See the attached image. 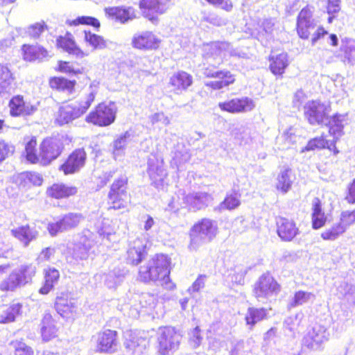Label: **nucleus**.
Instances as JSON below:
<instances>
[{"label":"nucleus","instance_id":"1","mask_svg":"<svg viewBox=\"0 0 355 355\" xmlns=\"http://www.w3.org/2000/svg\"><path fill=\"white\" fill-rule=\"evenodd\" d=\"M172 268V260L168 254H155L139 266L136 280L146 284L157 282L167 283Z\"/></svg>","mask_w":355,"mask_h":355},{"label":"nucleus","instance_id":"2","mask_svg":"<svg viewBox=\"0 0 355 355\" xmlns=\"http://www.w3.org/2000/svg\"><path fill=\"white\" fill-rule=\"evenodd\" d=\"M95 98V94L90 92L83 99L67 103L60 107L56 122L60 125L68 124L86 112Z\"/></svg>","mask_w":355,"mask_h":355},{"label":"nucleus","instance_id":"3","mask_svg":"<svg viewBox=\"0 0 355 355\" xmlns=\"http://www.w3.org/2000/svg\"><path fill=\"white\" fill-rule=\"evenodd\" d=\"M157 343V349L159 355H168L178 349L180 336L174 327H162L159 329Z\"/></svg>","mask_w":355,"mask_h":355},{"label":"nucleus","instance_id":"4","mask_svg":"<svg viewBox=\"0 0 355 355\" xmlns=\"http://www.w3.org/2000/svg\"><path fill=\"white\" fill-rule=\"evenodd\" d=\"M64 144L60 139L47 137L40 145L39 163L42 166H48L62 154Z\"/></svg>","mask_w":355,"mask_h":355},{"label":"nucleus","instance_id":"5","mask_svg":"<svg viewBox=\"0 0 355 355\" xmlns=\"http://www.w3.org/2000/svg\"><path fill=\"white\" fill-rule=\"evenodd\" d=\"M116 113V107L114 103H100L86 116V121L98 126H107L115 121Z\"/></svg>","mask_w":355,"mask_h":355},{"label":"nucleus","instance_id":"6","mask_svg":"<svg viewBox=\"0 0 355 355\" xmlns=\"http://www.w3.org/2000/svg\"><path fill=\"white\" fill-rule=\"evenodd\" d=\"M280 290V285L273 277L268 274H263L254 284L252 293L257 299L268 298L277 295Z\"/></svg>","mask_w":355,"mask_h":355},{"label":"nucleus","instance_id":"7","mask_svg":"<svg viewBox=\"0 0 355 355\" xmlns=\"http://www.w3.org/2000/svg\"><path fill=\"white\" fill-rule=\"evenodd\" d=\"M304 116L311 125H323L328 121V106L317 101H309L304 107Z\"/></svg>","mask_w":355,"mask_h":355},{"label":"nucleus","instance_id":"8","mask_svg":"<svg viewBox=\"0 0 355 355\" xmlns=\"http://www.w3.org/2000/svg\"><path fill=\"white\" fill-rule=\"evenodd\" d=\"M119 345L117 331L104 329L98 331L96 338V350L99 353L112 354L116 351Z\"/></svg>","mask_w":355,"mask_h":355},{"label":"nucleus","instance_id":"9","mask_svg":"<svg viewBox=\"0 0 355 355\" xmlns=\"http://www.w3.org/2000/svg\"><path fill=\"white\" fill-rule=\"evenodd\" d=\"M127 185L128 178L125 175L116 180L111 185L108 198L113 209H119L125 207L128 200Z\"/></svg>","mask_w":355,"mask_h":355},{"label":"nucleus","instance_id":"10","mask_svg":"<svg viewBox=\"0 0 355 355\" xmlns=\"http://www.w3.org/2000/svg\"><path fill=\"white\" fill-rule=\"evenodd\" d=\"M28 266H23L18 270L11 272L7 277L0 283V291L3 293L14 292L21 285L27 282L30 277Z\"/></svg>","mask_w":355,"mask_h":355},{"label":"nucleus","instance_id":"11","mask_svg":"<svg viewBox=\"0 0 355 355\" xmlns=\"http://www.w3.org/2000/svg\"><path fill=\"white\" fill-rule=\"evenodd\" d=\"M316 22L313 18V10L306 6L300 12L297 19V31L300 38L306 40L315 28Z\"/></svg>","mask_w":355,"mask_h":355},{"label":"nucleus","instance_id":"12","mask_svg":"<svg viewBox=\"0 0 355 355\" xmlns=\"http://www.w3.org/2000/svg\"><path fill=\"white\" fill-rule=\"evenodd\" d=\"M87 154L83 148L74 150L60 166L59 169L64 175L73 174L78 172L85 164Z\"/></svg>","mask_w":355,"mask_h":355},{"label":"nucleus","instance_id":"13","mask_svg":"<svg viewBox=\"0 0 355 355\" xmlns=\"http://www.w3.org/2000/svg\"><path fill=\"white\" fill-rule=\"evenodd\" d=\"M84 219L81 214L69 213L64 215L55 223H50L48 230L51 236H55L59 232L67 231L73 229Z\"/></svg>","mask_w":355,"mask_h":355},{"label":"nucleus","instance_id":"14","mask_svg":"<svg viewBox=\"0 0 355 355\" xmlns=\"http://www.w3.org/2000/svg\"><path fill=\"white\" fill-rule=\"evenodd\" d=\"M212 196L207 192H193L183 197L184 206L182 207L188 208L189 210L196 211L204 209L212 202Z\"/></svg>","mask_w":355,"mask_h":355},{"label":"nucleus","instance_id":"15","mask_svg":"<svg viewBox=\"0 0 355 355\" xmlns=\"http://www.w3.org/2000/svg\"><path fill=\"white\" fill-rule=\"evenodd\" d=\"M216 222L209 218H202L192 227L190 235L193 239L200 237L209 242L216 236Z\"/></svg>","mask_w":355,"mask_h":355},{"label":"nucleus","instance_id":"16","mask_svg":"<svg viewBox=\"0 0 355 355\" xmlns=\"http://www.w3.org/2000/svg\"><path fill=\"white\" fill-rule=\"evenodd\" d=\"M218 107L221 110L230 113L246 112L253 110L254 103L251 98L243 97L220 102Z\"/></svg>","mask_w":355,"mask_h":355},{"label":"nucleus","instance_id":"17","mask_svg":"<svg viewBox=\"0 0 355 355\" xmlns=\"http://www.w3.org/2000/svg\"><path fill=\"white\" fill-rule=\"evenodd\" d=\"M159 40L150 31H144L134 35L132 44L141 50H153L159 46Z\"/></svg>","mask_w":355,"mask_h":355},{"label":"nucleus","instance_id":"18","mask_svg":"<svg viewBox=\"0 0 355 355\" xmlns=\"http://www.w3.org/2000/svg\"><path fill=\"white\" fill-rule=\"evenodd\" d=\"M105 12L109 17L125 24L136 17L135 9L131 6H114L105 8Z\"/></svg>","mask_w":355,"mask_h":355},{"label":"nucleus","instance_id":"19","mask_svg":"<svg viewBox=\"0 0 355 355\" xmlns=\"http://www.w3.org/2000/svg\"><path fill=\"white\" fill-rule=\"evenodd\" d=\"M9 107L10 114L12 116L31 115L37 110L35 106L26 103L21 96L12 97L9 102Z\"/></svg>","mask_w":355,"mask_h":355},{"label":"nucleus","instance_id":"20","mask_svg":"<svg viewBox=\"0 0 355 355\" xmlns=\"http://www.w3.org/2000/svg\"><path fill=\"white\" fill-rule=\"evenodd\" d=\"M277 234L284 241H291L298 234L295 223L285 218H279L277 221Z\"/></svg>","mask_w":355,"mask_h":355},{"label":"nucleus","instance_id":"21","mask_svg":"<svg viewBox=\"0 0 355 355\" xmlns=\"http://www.w3.org/2000/svg\"><path fill=\"white\" fill-rule=\"evenodd\" d=\"M169 83L175 93L181 94L192 85L193 77L189 73L180 71L171 77Z\"/></svg>","mask_w":355,"mask_h":355},{"label":"nucleus","instance_id":"22","mask_svg":"<svg viewBox=\"0 0 355 355\" xmlns=\"http://www.w3.org/2000/svg\"><path fill=\"white\" fill-rule=\"evenodd\" d=\"M339 56L349 65H355V40L345 37L341 40Z\"/></svg>","mask_w":355,"mask_h":355},{"label":"nucleus","instance_id":"23","mask_svg":"<svg viewBox=\"0 0 355 355\" xmlns=\"http://www.w3.org/2000/svg\"><path fill=\"white\" fill-rule=\"evenodd\" d=\"M347 114H335L331 118L328 117V121L325 125L329 126V132L336 139L343 135V128L347 123Z\"/></svg>","mask_w":355,"mask_h":355},{"label":"nucleus","instance_id":"24","mask_svg":"<svg viewBox=\"0 0 355 355\" xmlns=\"http://www.w3.org/2000/svg\"><path fill=\"white\" fill-rule=\"evenodd\" d=\"M55 309L60 315L64 318L71 317L76 311L74 304L66 293H62L56 297Z\"/></svg>","mask_w":355,"mask_h":355},{"label":"nucleus","instance_id":"25","mask_svg":"<svg viewBox=\"0 0 355 355\" xmlns=\"http://www.w3.org/2000/svg\"><path fill=\"white\" fill-rule=\"evenodd\" d=\"M24 59L26 61H41L48 55L47 51L39 45L24 44L22 46Z\"/></svg>","mask_w":355,"mask_h":355},{"label":"nucleus","instance_id":"26","mask_svg":"<svg viewBox=\"0 0 355 355\" xmlns=\"http://www.w3.org/2000/svg\"><path fill=\"white\" fill-rule=\"evenodd\" d=\"M76 193V187L68 186L63 183L53 184L47 189V194L56 199L67 198L75 195Z\"/></svg>","mask_w":355,"mask_h":355},{"label":"nucleus","instance_id":"27","mask_svg":"<svg viewBox=\"0 0 355 355\" xmlns=\"http://www.w3.org/2000/svg\"><path fill=\"white\" fill-rule=\"evenodd\" d=\"M267 317L268 312L266 308L249 307L245 315V322L252 329L257 322L266 319Z\"/></svg>","mask_w":355,"mask_h":355},{"label":"nucleus","instance_id":"28","mask_svg":"<svg viewBox=\"0 0 355 355\" xmlns=\"http://www.w3.org/2000/svg\"><path fill=\"white\" fill-rule=\"evenodd\" d=\"M148 255L146 245H130L126 254V260L132 266H137Z\"/></svg>","mask_w":355,"mask_h":355},{"label":"nucleus","instance_id":"29","mask_svg":"<svg viewBox=\"0 0 355 355\" xmlns=\"http://www.w3.org/2000/svg\"><path fill=\"white\" fill-rule=\"evenodd\" d=\"M11 232L12 236L24 242V244H28L38 236V232L35 227H31L29 225L21 226L17 229L12 230Z\"/></svg>","mask_w":355,"mask_h":355},{"label":"nucleus","instance_id":"30","mask_svg":"<svg viewBox=\"0 0 355 355\" xmlns=\"http://www.w3.org/2000/svg\"><path fill=\"white\" fill-rule=\"evenodd\" d=\"M148 173L155 182L162 181L166 175L162 164L159 163L155 157L149 158L148 160Z\"/></svg>","mask_w":355,"mask_h":355},{"label":"nucleus","instance_id":"31","mask_svg":"<svg viewBox=\"0 0 355 355\" xmlns=\"http://www.w3.org/2000/svg\"><path fill=\"white\" fill-rule=\"evenodd\" d=\"M57 328L53 317L45 315L42 320L41 334L44 340L49 341L56 336Z\"/></svg>","mask_w":355,"mask_h":355},{"label":"nucleus","instance_id":"32","mask_svg":"<svg viewBox=\"0 0 355 355\" xmlns=\"http://www.w3.org/2000/svg\"><path fill=\"white\" fill-rule=\"evenodd\" d=\"M169 0H141L139 8L141 10H152L155 12L162 14L168 8ZM146 11H144L145 13Z\"/></svg>","mask_w":355,"mask_h":355},{"label":"nucleus","instance_id":"33","mask_svg":"<svg viewBox=\"0 0 355 355\" xmlns=\"http://www.w3.org/2000/svg\"><path fill=\"white\" fill-rule=\"evenodd\" d=\"M273 26L274 22L271 19H266L261 21L262 31L258 30L257 28H250V34L252 37L263 42L272 33Z\"/></svg>","mask_w":355,"mask_h":355},{"label":"nucleus","instance_id":"34","mask_svg":"<svg viewBox=\"0 0 355 355\" xmlns=\"http://www.w3.org/2000/svg\"><path fill=\"white\" fill-rule=\"evenodd\" d=\"M60 277L59 271L55 268H49L46 270L44 276V283L40 288L39 292L42 295L48 294L53 288Z\"/></svg>","mask_w":355,"mask_h":355},{"label":"nucleus","instance_id":"35","mask_svg":"<svg viewBox=\"0 0 355 355\" xmlns=\"http://www.w3.org/2000/svg\"><path fill=\"white\" fill-rule=\"evenodd\" d=\"M58 46L63 49L69 54L75 55L76 58H82L85 56L84 52L76 45L75 42L71 39L63 37H59L57 39Z\"/></svg>","mask_w":355,"mask_h":355},{"label":"nucleus","instance_id":"36","mask_svg":"<svg viewBox=\"0 0 355 355\" xmlns=\"http://www.w3.org/2000/svg\"><path fill=\"white\" fill-rule=\"evenodd\" d=\"M75 84V80H70L62 77H54L49 80V85L52 89L69 94L73 91Z\"/></svg>","mask_w":355,"mask_h":355},{"label":"nucleus","instance_id":"37","mask_svg":"<svg viewBox=\"0 0 355 355\" xmlns=\"http://www.w3.org/2000/svg\"><path fill=\"white\" fill-rule=\"evenodd\" d=\"M293 184L292 171L287 168L282 170L277 176V189L283 193H286Z\"/></svg>","mask_w":355,"mask_h":355},{"label":"nucleus","instance_id":"38","mask_svg":"<svg viewBox=\"0 0 355 355\" xmlns=\"http://www.w3.org/2000/svg\"><path fill=\"white\" fill-rule=\"evenodd\" d=\"M131 135L129 132H125L123 134L119 135L112 144V153L115 159L118 157H121L124 154L125 146L130 141Z\"/></svg>","mask_w":355,"mask_h":355},{"label":"nucleus","instance_id":"39","mask_svg":"<svg viewBox=\"0 0 355 355\" xmlns=\"http://www.w3.org/2000/svg\"><path fill=\"white\" fill-rule=\"evenodd\" d=\"M47 29V26L44 21L37 22L30 25L27 29L19 28L18 33L23 36H28L31 38H38L40 35Z\"/></svg>","mask_w":355,"mask_h":355},{"label":"nucleus","instance_id":"40","mask_svg":"<svg viewBox=\"0 0 355 355\" xmlns=\"http://www.w3.org/2000/svg\"><path fill=\"white\" fill-rule=\"evenodd\" d=\"M287 66V55L286 53H280L275 58H272L270 64V69L272 73L275 75H282L284 72Z\"/></svg>","mask_w":355,"mask_h":355},{"label":"nucleus","instance_id":"41","mask_svg":"<svg viewBox=\"0 0 355 355\" xmlns=\"http://www.w3.org/2000/svg\"><path fill=\"white\" fill-rule=\"evenodd\" d=\"M225 76L223 78H217L218 80L209 81L205 85L213 89H220L223 87H228L230 85L234 83L235 78L234 76L229 71H225Z\"/></svg>","mask_w":355,"mask_h":355},{"label":"nucleus","instance_id":"42","mask_svg":"<svg viewBox=\"0 0 355 355\" xmlns=\"http://www.w3.org/2000/svg\"><path fill=\"white\" fill-rule=\"evenodd\" d=\"M211 49L215 51L216 53H223L225 56L227 54L230 56H240L236 50L233 49L231 44L226 42H216L210 45Z\"/></svg>","mask_w":355,"mask_h":355},{"label":"nucleus","instance_id":"43","mask_svg":"<svg viewBox=\"0 0 355 355\" xmlns=\"http://www.w3.org/2000/svg\"><path fill=\"white\" fill-rule=\"evenodd\" d=\"M240 204L239 195L237 193H233L227 194L224 200L216 209H218L219 211L224 209L231 210L239 207Z\"/></svg>","mask_w":355,"mask_h":355},{"label":"nucleus","instance_id":"44","mask_svg":"<svg viewBox=\"0 0 355 355\" xmlns=\"http://www.w3.org/2000/svg\"><path fill=\"white\" fill-rule=\"evenodd\" d=\"M84 33L85 40L94 49H103L106 47V42L103 37L87 31H85Z\"/></svg>","mask_w":355,"mask_h":355},{"label":"nucleus","instance_id":"45","mask_svg":"<svg viewBox=\"0 0 355 355\" xmlns=\"http://www.w3.org/2000/svg\"><path fill=\"white\" fill-rule=\"evenodd\" d=\"M21 305L15 304L10 305L0 315V323L13 322L17 315L20 312Z\"/></svg>","mask_w":355,"mask_h":355},{"label":"nucleus","instance_id":"46","mask_svg":"<svg viewBox=\"0 0 355 355\" xmlns=\"http://www.w3.org/2000/svg\"><path fill=\"white\" fill-rule=\"evenodd\" d=\"M322 148L331 150V146H329V140H327L323 136L317 137L308 141L302 152Z\"/></svg>","mask_w":355,"mask_h":355},{"label":"nucleus","instance_id":"47","mask_svg":"<svg viewBox=\"0 0 355 355\" xmlns=\"http://www.w3.org/2000/svg\"><path fill=\"white\" fill-rule=\"evenodd\" d=\"M11 84V73L8 67H0V94L8 93Z\"/></svg>","mask_w":355,"mask_h":355},{"label":"nucleus","instance_id":"48","mask_svg":"<svg viewBox=\"0 0 355 355\" xmlns=\"http://www.w3.org/2000/svg\"><path fill=\"white\" fill-rule=\"evenodd\" d=\"M36 145V139L33 137L26 144L25 146L26 158L32 164L39 162V155H37L35 149Z\"/></svg>","mask_w":355,"mask_h":355},{"label":"nucleus","instance_id":"49","mask_svg":"<svg viewBox=\"0 0 355 355\" xmlns=\"http://www.w3.org/2000/svg\"><path fill=\"white\" fill-rule=\"evenodd\" d=\"M68 24L70 26H78L80 24H87L90 25L96 28H98L100 27L99 21L93 17H87V16H81L78 17L76 19L73 20H67Z\"/></svg>","mask_w":355,"mask_h":355},{"label":"nucleus","instance_id":"50","mask_svg":"<svg viewBox=\"0 0 355 355\" xmlns=\"http://www.w3.org/2000/svg\"><path fill=\"white\" fill-rule=\"evenodd\" d=\"M355 223V209L353 211H344L340 214L339 225L345 231Z\"/></svg>","mask_w":355,"mask_h":355},{"label":"nucleus","instance_id":"51","mask_svg":"<svg viewBox=\"0 0 355 355\" xmlns=\"http://www.w3.org/2000/svg\"><path fill=\"white\" fill-rule=\"evenodd\" d=\"M311 293L303 291H297L291 302L292 306H296L305 303L311 297Z\"/></svg>","mask_w":355,"mask_h":355},{"label":"nucleus","instance_id":"52","mask_svg":"<svg viewBox=\"0 0 355 355\" xmlns=\"http://www.w3.org/2000/svg\"><path fill=\"white\" fill-rule=\"evenodd\" d=\"M327 12L329 15L328 21L331 23L334 17V14L340 10V0H328Z\"/></svg>","mask_w":355,"mask_h":355},{"label":"nucleus","instance_id":"53","mask_svg":"<svg viewBox=\"0 0 355 355\" xmlns=\"http://www.w3.org/2000/svg\"><path fill=\"white\" fill-rule=\"evenodd\" d=\"M343 228H342L339 224L332 227L331 230H327L322 234V237L325 240H334L337 236L344 232Z\"/></svg>","mask_w":355,"mask_h":355},{"label":"nucleus","instance_id":"54","mask_svg":"<svg viewBox=\"0 0 355 355\" xmlns=\"http://www.w3.org/2000/svg\"><path fill=\"white\" fill-rule=\"evenodd\" d=\"M150 123L154 125L158 122L162 123L164 125L170 123V120L163 112H157L149 117Z\"/></svg>","mask_w":355,"mask_h":355},{"label":"nucleus","instance_id":"55","mask_svg":"<svg viewBox=\"0 0 355 355\" xmlns=\"http://www.w3.org/2000/svg\"><path fill=\"white\" fill-rule=\"evenodd\" d=\"M26 180L34 186H40L43 182L42 175L35 172H28L25 174Z\"/></svg>","mask_w":355,"mask_h":355},{"label":"nucleus","instance_id":"56","mask_svg":"<svg viewBox=\"0 0 355 355\" xmlns=\"http://www.w3.org/2000/svg\"><path fill=\"white\" fill-rule=\"evenodd\" d=\"M282 137L286 141L288 147L297 141V135L294 129L291 127L287 129L282 135Z\"/></svg>","mask_w":355,"mask_h":355},{"label":"nucleus","instance_id":"57","mask_svg":"<svg viewBox=\"0 0 355 355\" xmlns=\"http://www.w3.org/2000/svg\"><path fill=\"white\" fill-rule=\"evenodd\" d=\"M326 219L324 214L312 215L313 228L317 230L322 227L325 224Z\"/></svg>","mask_w":355,"mask_h":355},{"label":"nucleus","instance_id":"58","mask_svg":"<svg viewBox=\"0 0 355 355\" xmlns=\"http://www.w3.org/2000/svg\"><path fill=\"white\" fill-rule=\"evenodd\" d=\"M345 200L349 204H355V178L347 187V193Z\"/></svg>","mask_w":355,"mask_h":355},{"label":"nucleus","instance_id":"59","mask_svg":"<svg viewBox=\"0 0 355 355\" xmlns=\"http://www.w3.org/2000/svg\"><path fill=\"white\" fill-rule=\"evenodd\" d=\"M205 21L214 26H221L226 24V20L216 15H209L205 18Z\"/></svg>","mask_w":355,"mask_h":355},{"label":"nucleus","instance_id":"60","mask_svg":"<svg viewBox=\"0 0 355 355\" xmlns=\"http://www.w3.org/2000/svg\"><path fill=\"white\" fill-rule=\"evenodd\" d=\"M328 33L326 30H324L322 27H319L316 29L315 32L313 33V37L311 38V44L312 45H315V43L320 38L323 37L324 35H327Z\"/></svg>","mask_w":355,"mask_h":355},{"label":"nucleus","instance_id":"61","mask_svg":"<svg viewBox=\"0 0 355 355\" xmlns=\"http://www.w3.org/2000/svg\"><path fill=\"white\" fill-rule=\"evenodd\" d=\"M12 147L9 146L7 144L0 142V162L6 159L8 156L9 153L13 150H11Z\"/></svg>","mask_w":355,"mask_h":355},{"label":"nucleus","instance_id":"62","mask_svg":"<svg viewBox=\"0 0 355 355\" xmlns=\"http://www.w3.org/2000/svg\"><path fill=\"white\" fill-rule=\"evenodd\" d=\"M312 215L324 214L322 209L321 201L318 198H314L312 202Z\"/></svg>","mask_w":355,"mask_h":355},{"label":"nucleus","instance_id":"63","mask_svg":"<svg viewBox=\"0 0 355 355\" xmlns=\"http://www.w3.org/2000/svg\"><path fill=\"white\" fill-rule=\"evenodd\" d=\"M15 355H33V351L28 346L19 345L15 349Z\"/></svg>","mask_w":355,"mask_h":355},{"label":"nucleus","instance_id":"64","mask_svg":"<svg viewBox=\"0 0 355 355\" xmlns=\"http://www.w3.org/2000/svg\"><path fill=\"white\" fill-rule=\"evenodd\" d=\"M225 70L214 71L209 68L205 69L204 74L208 78H223Z\"/></svg>","mask_w":355,"mask_h":355}]
</instances>
